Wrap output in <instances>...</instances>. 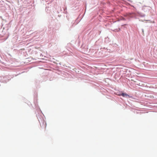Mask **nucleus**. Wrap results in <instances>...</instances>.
<instances>
[{"label":"nucleus","instance_id":"1","mask_svg":"<svg viewBox=\"0 0 157 157\" xmlns=\"http://www.w3.org/2000/svg\"><path fill=\"white\" fill-rule=\"evenodd\" d=\"M42 128H44V129H45L46 127V122H45L44 121H43L42 122Z\"/></svg>","mask_w":157,"mask_h":157},{"label":"nucleus","instance_id":"2","mask_svg":"<svg viewBox=\"0 0 157 157\" xmlns=\"http://www.w3.org/2000/svg\"><path fill=\"white\" fill-rule=\"evenodd\" d=\"M120 95H121L122 96H123V97H129V96L126 93H123L122 94H121Z\"/></svg>","mask_w":157,"mask_h":157},{"label":"nucleus","instance_id":"3","mask_svg":"<svg viewBox=\"0 0 157 157\" xmlns=\"http://www.w3.org/2000/svg\"><path fill=\"white\" fill-rule=\"evenodd\" d=\"M40 125H41V128H42V126H41V124H40Z\"/></svg>","mask_w":157,"mask_h":157}]
</instances>
